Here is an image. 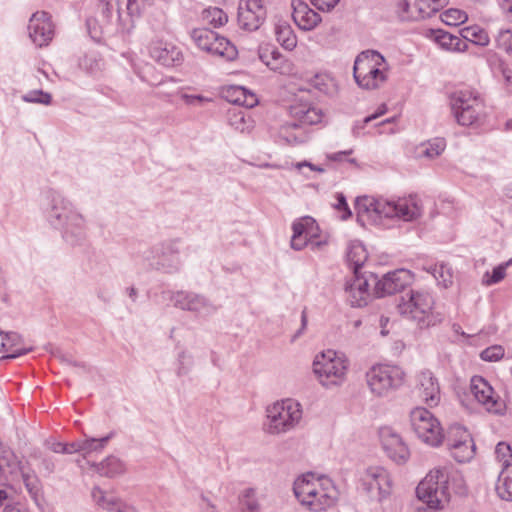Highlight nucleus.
<instances>
[{
  "instance_id": "c9c22d12",
  "label": "nucleus",
  "mask_w": 512,
  "mask_h": 512,
  "mask_svg": "<svg viewBox=\"0 0 512 512\" xmlns=\"http://www.w3.org/2000/svg\"><path fill=\"white\" fill-rule=\"evenodd\" d=\"M93 466L97 473L108 478L121 475L125 470L124 464L114 456H109L99 464H93Z\"/></svg>"
},
{
  "instance_id": "20e7f679",
  "label": "nucleus",
  "mask_w": 512,
  "mask_h": 512,
  "mask_svg": "<svg viewBox=\"0 0 512 512\" xmlns=\"http://www.w3.org/2000/svg\"><path fill=\"white\" fill-rule=\"evenodd\" d=\"M262 430L270 436H279L294 430L302 419V406L293 399H283L267 406Z\"/></svg>"
},
{
  "instance_id": "864d4df0",
  "label": "nucleus",
  "mask_w": 512,
  "mask_h": 512,
  "mask_svg": "<svg viewBox=\"0 0 512 512\" xmlns=\"http://www.w3.org/2000/svg\"><path fill=\"white\" fill-rule=\"evenodd\" d=\"M19 476L22 477L28 493L31 495L33 499L36 500L40 492V483L37 476L30 475L28 473H25L24 471L21 472Z\"/></svg>"
},
{
  "instance_id": "4be33fe9",
  "label": "nucleus",
  "mask_w": 512,
  "mask_h": 512,
  "mask_svg": "<svg viewBox=\"0 0 512 512\" xmlns=\"http://www.w3.org/2000/svg\"><path fill=\"white\" fill-rule=\"evenodd\" d=\"M369 283L366 278L361 275H354L351 282L347 281L345 291L347 300L352 307H364L370 299Z\"/></svg>"
},
{
  "instance_id": "e433bc0d",
  "label": "nucleus",
  "mask_w": 512,
  "mask_h": 512,
  "mask_svg": "<svg viewBox=\"0 0 512 512\" xmlns=\"http://www.w3.org/2000/svg\"><path fill=\"white\" fill-rule=\"evenodd\" d=\"M435 40L441 47L447 50L460 52L467 49L465 41L443 30H437L435 32Z\"/></svg>"
},
{
  "instance_id": "ddd939ff",
  "label": "nucleus",
  "mask_w": 512,
  "mask_h": 512,
  "mask_svg": "<svg viewBox=\"0 0 512 512\" xmlns=\"http://www.w3.org/2000/svg\"><path fill=\"white\" fill-rule=\"evenodd\" d=\"M411 281L412 275L410 271L398 269L385 274L381 279L377 280L374 293L378 298L392 295L405 289Z\"/></svg>"
},
{
  "instance_id": "9d476101",
  "label": "nucleus",
  "mask_w": 512,
  "mask_h": 512,
  "mask_svg": "<svg viewBox=\"0 0 512 512\" xmlns=\"http://www.w3.org/2000/svg\"><path fill=\"white\" fill-rule=\"evenodd\" d=\"M267 10L263 0H240L238 5V24L246 31H256L264 23Z\"/></svg>"
},
{
  "instance_id": "5701e85b",
  "label": "nucleus",
  "mask_w": 512,
  "mask_h": 512,
  "mask_svg": "<svg viewBox=\"0 0 512 512\" xmlns=\"http://www.w3.org/2000/svg\"><path fill=\"white\" fill-rule=\"evenodd\" d=\"M315 227V220L308 216L295 221L292 225L291 247L297 251L303 249L309 239L317 236Z\"/></svg>"
},
{
  "instance_id": "bf43d9fd",
  "label": "nucleus",
  "mask_w": 512,
  "mask_h": 512,
  "mask_svg": "<svg viewBox=\"0 0 512 512\" xmlns=\"http://www.w3.org/2000/svg\"><path fill=\"white\" fill-rule=\"evenodd\" d=\"M495 454H496V457L500 461H503L506 465V464H508L507 462H508L509 457H511V448L508 444H506L504 442H500L496 445Z\"/></svg>"
},
{
  "instance_id": "a19ab883",
  "label": "nucleus",
  "mask_w": 512,
  "mask_h": 512,
  "mask_svg": "<svg viewBox=\"0 0 512 512\" xmlns=\"http://www.w3.org/2000/svg\"><path fill=\"white\" fill-rule=\"evenodd\" d=\"M461 35L465 40L479 46H486L490 41L488 33L477 25L463 28Z\"/></svg>"
},
{
  "instance_id": "0e129e2a",
  "label": "nucleus",
  "mask_w": 512,
  "mask_h": 512,
  "mask_svg": "<svg viewBox=\"0 0 512 512\" xmlns=\"http://www.w3.org/2000/svg\"><path fill=\"white\" fill-rule=\"evenodd\" d=\"M416 495H417L418 500L421 501V505L415 507L414 512H436V511L442 510L444 508V507H431L430 504L428 503L429 499H424V498L420 497L421 495H419L417 492H416Z\"/></svg>"
},
{
  "instance_id": "4d7b16f0",
  "label": "nucleus",
  "mask_w": 512,
  "mask_h": 512,
  "mask_svg": "<svg viewBox=\"0 0 512 512\" xmlns=\"http://www.w3.org/2000/svg\"><path fill=\"white\" fill-rule=\"evenodd\" d=\"M387 112V106L386 104H381L378 109L376 110L375 113L367 116L364 118V120L361 122V123H356L354 128H353V132L354 134L358 133L357 131L360 130V129H363L365 127L366 124L372 122L373 120L379 118L380 116H382L383 114H385Z\"/></svg>"
},
{
  "instance_id": "473e14b6",
  "label": "nucleus",
  "mask_w": 512,
  "mask_h": 512,
  "mask_svg": "<svg viewBox=\"0 0 512 512\" xmlns=\"http://www.w3.org/2000/svg\"><path fill=\"white\" fill-rule=\"evenodd\" d=\"M210 54L226 61H232L237 56V49L227 38L217 33V40H215L214 46L210 47Z\"/></svg>"
},
{
  "instance_id": "338daca9",
  "label": "nucleus",
  "mask_w": 512,
  "mask_h": 512,
  "mask_svg": "<svg viewBox=\"0 0 512 512\" xmlns=\"http://www.w3.org/2000/svg\"><path fill=\"white\" fill-rule=\"evenodd\" d=\"M41 466L44 472L48 475L52 474L55 471V463L51 457H43L41 459Z\"/></svg>"
},
{
  "instance_id": "f3484780",
  "label": "nucleus",
  "mask_w": 512,
  "mask_h": 512,
  "mask_svg": "<svg viewBox=\"0 0 512 512\" xmlns=\"http://www.w3.org/2000/svg\"><path fill=\"white\" fill-rule=\"evenodd\" d=\"M451 431L460 436V439L457 441L448 440V447L452 457L459 463L471 460L474 456L475 445L468 432L461 426H455Z\"/></svg>"
},
{
  "instance_id": "f8f14e48",
  "label": "nucleus",
  "mask_w": 512,
  "mask_h": 512,
  "mask_svg": "<svg viewBox=\"0 0 512 512\" xmlns=\"http://www.w3.org/2000/svg\"><path fill=\"white\" fill-rule=\"evenodd\" d=\"M28 33L36 46L48 45L54 36V25L49 14L45 11L35 12L29 19Z\"/></svg>"
},
{
  "instance_id": "f704fd0d",
  "label": "nucleus",
  "mask_w": 512,
  "mask_h": 512,
  "mask_svg": "<svg viewBox=\"0 0 512 512\" xmlns=\"http://www.w3.org/2000/svg\"><path fill=\"white\" fill-rule=\"evenodd\" d=\"M260 59L273 71L281 74L289 71V62L277 49H272L270 52L260 54Z\"/></svg>"
},
{
  "instance_id": "423d86ee",
  "label": "nucleus",
  "mask_w": 512,
  "mask_h": 512,
  "mask_svg": "<svg viewBox=\"0 0 512 512\" xmlns=\"http://www.w3.org/2000/svg\"><path fill=\"white\" fill-rule=\"evenodd\" d=\"M433 305V298L428 292L410 290L400 297L396 308L402 316L416 321L421 327H427Z\"/></svg>"
},
{
  "instance_id": "052dcab7",
  "label": "nucleus",
  "mask_w": 512,
  "mask_h": 512,
  "mask_svg": "<svg viewBox=\"0 0 512 512\" xmlns=\"http://www.w3.org/2000/svg\"><path fill=\"white\" fill-rule=\"evenodd\" d=\"M254 491L252 489H249L246 491L243 501V505L246 508V512H259V504L256 499L251 497V494H253Z\"/></svg>"
},
{
  "instance_id": "6e6552de",
  "label": "nucleus",
  "mask_w": 512,
  "mask_h": 512,
  "mask_svg": "<svg viewBox=\"0 0 512 512\" xmlns=\"http://www.w3.org/2000/svg\"><path fill=\"white\" fill-rule=\"evenodd\" d=\"M464 394L469 391V396L482 404L485 409L496 415H504L507 409V392L504 386H460Z\"/></svg>"
},
{
  "instance_id": "cd10ccee",
  "label": "nucleus",
  "mask_w": 512,
  "mask_h": 512,
  "mask_svg": "<svg viewBox=\"0 0 512 512\" xmlns=\"http://www.w3.org/2000/svg\"><path fill=\"white\" fill-rule=\"evenodd\" d=\"M403 11L412 20H422L436 14L429 0H405Z\"/></svg>"
},
{
  "instance_id": "aec40b11",
  "label": "nucleus",
  "mask_w": 512,
  "mask_h": 512,
  "mask_svg": "<svg viewBox=\"0 0 512 512\" xmlns=\"http://www.w3.org/2000/svg\"><path fill=\"white\" fill-rule=\"evenodd\" d=\"M385 59L377 51L366 50L361 52L355 59L353 67L354 79L364 78L372 71H377V68L384 67Z\"/></svg>"
},
{
  "instance_id": "58836bf2",
  "label": "nucleus",
  "mask_w": 512,
  "mask_h": 512,
  "mask_svg": "<svg viewBox=\"0 0 512 512\" xmlns=\"http://www.w3.org/2000/svg\"><path fill=\"white\" fill-rule=\"evenodd\" d=\"M275 35L279 44L286 50H293L297 45V38L291 26L287 23H279L275 26Z\"/></svg>"
},
{
  "instance_id": "72a5a7b5",
  "label": "nucleus",
  "mask_w": 512,
  "mask_h": 512,
  "mask_svg": "<svg viewBox=\"0 0 512 512\" xmlns=\"http://www.w3.org/2000/svg\"><path fill=\"white\" fill-rule=\"evenodd\" d=\"M312 475L303 476L301 479H297L294 483L293 491L296 498L301 502V504L306 505V501L311 500V498L316 497L317 488L310 481L309 477Z\"/></svg>"
},
{
  "instance_id": "b1692460",
  "label": "nucleus",
  "mask_w": 512,
  "mask_h": 512,
  "mask_svg": "<svg viewBox=\"0 0 512 512\" xmlns=\"http://www.w3.org/2000/svg\"><path fill=\"white\" fill-rule=\"evenodd\" d=\"M32 350L31 347L23 346L21 335L16 332H4L0 330V353L6 352L7 355L1 359H13L24 355Z\"/></svg>"
},
{
  "instance_id": "ea45409f",
  "label": "nucleus",
  "mask_w": 512,
  "mask_h": 512,
  "mask_svg": "<svg viewBox=\"0 0 512 512\" xmlns=\"http://www.w3.org/2000/svg\"><path fill=\"white\" fill-rule=\"evenodd\" d=\"M387 79L383 67L377 68V71L370 72L364 78L355 79L356 83L363 89L372 90L379 88Z\"/></svg>"
},
{
  "instance_id": "a18cd8bd",
  "label": "nucleus",
  "mask_w": 512,
  "mask_h": 512,
  "mask_svg": "<svg viewBox=\"0 0 512 512\" xmlns=\"http://www.w3.org/2000/svg\"><path fill=\"white\" fill-rule=\"evenodd\" d=\"M468 19V15L465 11L460 9L451 8L441 14V20L449 26H457Z\"/></svg>"
},
{
  "instance_id": "0eeeda50",
  "label": "nucleus",
  "mask_w": 512,
  "mask_h": 512,
  "mask_svg": "<svg viewBox=\"0 0 512 512\" xmlns=\"http://www.w3.org/2000/svg\"><path fill=\"white\" fill-rule=\"evenodd\" d=\"M411 427L424 443L437 447L442 444L444 435L440 422L424 407H416L410 412Z\"/></svg>"
},
{
  "instance_id": "a878e982",
  "label": "nucleus",
  "mask_w": 512,
  "mask_h": 512,
  "mask_svg": "<svg viewBox=\"0 0 512 512\" xmlns=\"http://www.w3.org/2000/svg\"><path fill=\"white\" fill-rule=\"evenodd\" d=\"M93 501L107 512H136L135 509L126 504L122 499L106 493L98 486L92 489Z\"/></svg>"
},
{
  "instance_id": "f257e3e1",
  "label": "nucleus",
  "mask_w": 512,
  "mask_h": 512,
  "mask_svg": "<svg viewBox=\"0 0 512 512\" xmlns=\"http://www.w3.org/2000/svg\"><path fill=\"white\" fill-rule=\"evenodd\" d=\"M357 218L360 222L379 224L382 218L397 217L404 221H412L422 213L417 198H399L396 201L369 196L358 197L355 203Z\"/></svg>"
},
{
  "instance_id": "69168bd1",
  "label": "nucleus",
  "mask_w": 512,
  "mask_h": 512,
  "mask_svg": "<svg viewBox=\"0 0 512 512\" xmlns=\"http://www.w3.org/2000/svg\"><path fill=\"white\" fill-rule=\"evenodd\" d=\"M335 207H336V209L345 212V214H343V216H342V219H347L352 215V213L349 209V206L347 204L346 198L341 193L337 195V204Z\"/></svg>"
},
{
  "instance_id": "49530a36",
  "label": "nucleus",
  "mask_w": 512,
  "mask_h": 512,
  "mask_svg": "<svg viewBox=\"0 0 512 512\" xmlns=\"http://www.w3.org/2000/svg\"><path fill=\"white\" fill-rule=\"evenodd\" d=\"M427 271L431 273L438 284L442 285L444 288L452 284V275L444 265H431L427 268Z\"/></svg>"
},
{
  "instance_id": "774afa93",
  "label": "nucleus",
  "mask_w": 512,
  "mask_h": 512,
  "mask_svg": "<svg viewBox=\"0 0 512 512\" xmlns=\"http://www.w3.org/2000/svg\"><path fill=\"white\" fill-rule=\"evenodd\" d=\"M353 150H345V151H339L335 153L327 154V159L334 162H340L344 159L345 156L352 154Z\"/></svg>"
},
{
  "instance_id": "37998d69",
  "label": "nucleus",
  "mask_w": 512,
  "mask_h": 512,
  "mask_svg": "<svg viewBox=\"0 0 512 512\" xmlns=\"http://www.w3.org/2000/svg\"><path fill=\"white\" fill-rule=\"evenodd\" d=\"M123 1L124 0H117L119 18H121V5ZM148 4V0H125L127 15L131 19L139 18Z\"/></svg>"
},
{
  "instance_id": "4c0bfd02",
  "label": "nucleus",
  "mask_w": 512,
  "mask_h": 512,
  "mask_svg": "<svg viewBox=\"0 0 512 512\" xmlns=\"http://www.w3.org/2000/svg\"><path fill=\"white\" fill-rule=\"evenodd\" d=\"M191 38L201 50L210 53V47L217 40V32L208 28H195L191 31Z\"/></svg>"
},
{
  "instance_id": "7c9ffc66",
  "label": "nucleus",
  "mask_w": 512,
  "mask_h": 512,
  "mask_svg": "<svg viewBox=\"0 0 512 512\" xmlns=\"http://www.w3.org/2000/svg\"><path fill=\"white\" fill-rule=\"evenodd\" d=\"M498 496L506 501H512V464L504 465L496 483Z\"/></svg>"
},
{
  "instance_id": "2f4dec72",
  "label": "nucleus",
  "mask_w": 512,
  "mask_h": 512,
  "mask_svg": "<svg viewBox=\"0 0 512 512\" xmlns=\"http://www.w3.org/2000/svg\"><path fill=\"white\" fill-rule=\"evenodd\" d=\"M346 257L354 275H360V269L368 258L365 247L361 243H352L348 248Z\"/></svg>"
},
{
  "instance_id": "c85d7f7f",
  "label": "nucleus",
  "mask_w": 512,
  "mask_h": 512,
  "mask_svg": "<svg viewBox=\"0 0 512 512\" xmlns=\"http://www.w3.org/2000/svg\"><path fill=\"white\" fill-rule=\"evenodd\" d=\"M225 97L229 102L245 108H253L258 103L256 95L242 86L229 87Z\"/></svg>"
},
{
  "instance_id": "3c124183",
  "label": "nucleus",
  "mask_w": 512,
  "mask_h": 512,
  "mask_svg": "<svg viewBox=\"0 0 512 512\" xmlns=\"http://www.w3.org/2000/svg\"><path fill=\"white\" fill-rule=\"evenodd\" d=\"M22 100L27 103H38L49 105L52 101V96L48 92L42 90H32L22 96Z\"/></svg>"
},
{
  "instance_id": "13d9d810",
  "label": "nucleus",
  "mask_w": 512,
  "mask_h": 512,
  "mask_svg": "<svg viewBox=\"0 0 512 512\" xmlns=\"http://www.w3.org/2000/svg\"><path fill=\"white\" fill-rule=\"evenodd\" d=\"M230 124L235 127V129L243 132L249 126L246 124V116L243 111L234 112L231 114L229 118Z\"/></svg>"
},
{
  "instance_id": "412c9836",
  "label": "nucleus",
  "mask_w": 512,
  "mask_h": 512,
  "mask_svg": "<svg viewBox=\"0 0 512 512\" xmlns=\"http://www.w3.org/2000/svg\"><path fill=\"white\" fill-rule=\"evenodd\" d=\"M291 6L293 21L301 30H312L321 22L320 15L303 0H292Z\"/></svg>"
},
{
  "instance_id": "bb28decb",
  "label": "nucleus",
  "mask_w": 512,
  "mask_h": 512,
  "mask_svg": "<svg viewBox=\"0 0 512 512\" xmlns=\"http://www.w3.org/2000/svg\"><path fill=\"white\" fill-rule=\"evenodd\" d=\"M20 461L11 450H3L0 456V479L14 480L23 472Z\"/></svg>"
},
{
  "instance_id": "9b49d317",
  "label": "nucleus",
  "mask_w": 512,
  "mask_h": 512,
  "mask_svg": "<svg viewBox=\"0 0 512 512\" xmlns=\"http://www.w3.org/2000/svg\"><path fill=\"white\" fill-rule=\"evenodd\" d=\"M179 239L167 240L155 249V257L152 265L155 269L164 273H176L180 270L181 260L179 257Z\"/></svg>"
},
{
  "instance_id": "79ce46f5",
  "label": "nucleus",
  "mask_w": 512,
  "mask_h": 512,
  "mask_svg": "<svg viewBox=\"0 0 512 512\" xmlns=\"http://www.w3.org/2000/svg\"><path fill=\"white\" fill-rule=\"evenodd\" d=\"M446 148V140L442 137H436L420 145V154L433 159L438 157Z\"/></svg>"
},
{
  "instance_id": "2eb2a0df",
  "label": "nucleus",
  "mask_w": 512,
  "mask_h": 512,
  "mask_svg": "<svg viewBox=\"0 0 512 512\" xmlns=\"http://www.w3.org/2000/svg\"><path fill=\"white\" fill-rule=\"evenodd\" d=\"M382 447L386 455L397 464H404L409 458V449L402 438L389 428L380 431Z\"/></svg>"
},
{
  "instance_id": "8fccbe9b",
  "label": "nucleus",
  "mask_w": 512,
  "mask_h": 512,
  "mask_svg": "<svg viewBox=\"0 0 512 512\" xmlns=\"http://www.w3.org/2000/svg\"><path fill=\"white\" fill-rule=\"evenodd\" d=\"M114 433L111 432L109 435L102 438H89L81 441V452H92L101 450L108 441L113 437Z\"/></svg>"
},
{
  "instance_id": "e2e57ef3",
  "label": "nucleus",
  "mask_w": 512,
  "mask_h": 512,
  "mask_svg": "<svg viewBox=\"0 0 512 512\" xmlns=\"http://www.w3.org/2000/svg\"><path fill=\"white\" fill-rule=\"evenodd\" d=\"M311 3L321 11H330L332 10L339 0H310Z\"/></svg>"
},
{
  "instance_id": "7ed1b4c3",
  "label": "nucleus",
  "mask_w": 512,
  "mask_h": 512,
  "mask_svg": "<svg viewBox=\"0 0 512 512\" xmlns=\"http://www.w3.org/2000/svg\"><path fill=\"white\" fill-rule=\"evenodd\" d=\"M50 205L47 210V219L50 224L62 230L64 240L71 244H80L86 237L85 221L81 214L73 208L71 202L59 192L49 193Z\"/></svg>"
},
{
  "instance_id": "dca6fc26",
  "label": "nucleus",
  "mask_w": 512,
  "mask_h": 512,
  "mask_svg": "<svg viewBox=\"0 0 512 512\" xmlns=\"http://www.w3.org/2000/svg\"><path fill=\"white\" fill-rule=\"evenodd\" d=\"M363 485L369 493L378 491V497L381 500L390 494L391 479L386 469L383 467H369L363 478Z\"/></svg>"
},
{
  "instance_id": "de8ad7c7",
  "label": "nucleus",
  "mask_w": 512,
  "mask_h": 512,
  "mask_svg": "<svg viewBox=\"0 0 512 512\" xmlns=\"http://www.w3.org/2000/svg\"><path fill=\"white\" fill-rule=\"evenodd\" d=\"M512 264V259H509L505 263H502L498 266H496L492 274L489 275V273H486L483 277V283L487 286L499 283L501 280L504 279L506 275V269Z\"/></svg>"
},
{
  "instance_id": "f03ea898",
  "label": "nucleus",
  "mask_w": 512,
  "mask_h": 512,
  "mask_svg": "<svg viewBox=\"0 0 512 512\" xmlns=\"http://www.w3.org/2000/svg\"><path fill=\"white\" fill-rule=\"evenodd\" d=\"M451 490L461 496L467 493L463 477L446 466L431 470L417 486V493L429 499L431 507H445L450 501Z\"/></svg>"
},
{
  "instance_id": "6e6d98bb",
  "label": "nucleus",
  "mask_w": 512,
  "mask_h": 512,
  "mask_svg": "<svg viewBox=\"0 0 512 512\" xmlns=\"http://www.w3.org/2000/svg\"><path fill=\"white\" fill-rule=\"evenodd\" d=\"M177 365H178L177 366V374L178 375L187 374L193 365L192 355L188 354L186 351H181L178 354Z\"/></svg>"
},
{
  "instance_id": "393cba45",
  "label": "nucleus",
  "mask_w": 512,
  "mask_h": 512,
  "mask_svg": "<svg viewBox=\"0 0 512 512\" xmlns=\"http://www.w3.org/2000/svg\"><path fill=\"white\" fill-rule=\"evenodd\" d=\"M324 481L326 482L327 486L321 487L320 490H317L315 495L316 497L306 501V506L309 507L311 511L319 512L326 510L328 508L334 507L337 503L338 491L328 479H325ZM323 485L325 484L323 483Z\"/></svg>"
},
{
  "instance_id": "c756f323",
  "label": "nucleus",
  "mask_w": 512,
  "mask_h": 512,
  "mask_svg": "<svg viewBox=\"0 0 512 512\" xmlns=\"http://www.w3.org/2000/svg\"><path fill=\"white\" fill-rule=\"evenodd\" d=\"M292 114L296 117L297 123H292V127L299 125H315L322 121L323 113L319 108L306 107L304 105L292 107Z\"/></svg>"
},
{
  "instance_id": "5fc2aeb1",
  "label": "nucleus",
  "mask_w": 512,
  "mask_h": 512,
  "mask_svg": "<svg viewBox=\"0 0 512 512\" xmlns=\"http://www.w3.org/2000/svg\"><path fill=\"white\" fill-rule=\"evenodd\" d=\"M504 348L501 345H492L480 353V358L486 362H496L504 357Z\"/></svg>"
},
{
  "instance_id": "6ab92c4d",
  "label": "nucleus",
  "mask_w": 512,
  "mask_h": 512,
  "mask_svg": "<svg viewBox=\"0 0 512 512\" xmlns=\"http://www.w3.org/2000/svg\"><path fill=\"white\" fill-rule=\"evenodd\" d=\"M404 372L398 366L374 365L367 373V384H400L404 380Z\"/></svg>"
},
{
  "instance_id": "39448f33",
  "label": "nucleus",
  "mask_w": 512,
  "mask_h": 512,
  "mask_svg": "<svg viewBox=\"0 0 512 512\" xmlns=\"http://www.w3.org/2000/svg\"><path fill=\"white\" fill-rule=\"evenodd\" d=\"M452 113L462 126L478 123L484 115V102L477 92L472 90H459L450 98Z\"/></svg>"
},
{
  "instance_id": "680f3d73",
  "label": "nucleus",
  "mask_w": 512,
  "mask_h": 512,
  "mask_svg": "<svg viewBox=\"0 0 512 512\" xmlns=\"http://www.w3.org/2000/svg\"><path fill=\"white\" fill-rule=\"evenodd\" d=\"M181 98L184 100V102L187 105H197V106H201L204 102L209 100L202 95H190V94H186V93L181 94Z\"/></svg>"
},
{
  "instance_id": "c03bdc74",
  "label": "nucleus",
  "mask_w": 512,
  "mask_h": 512,
  "mask_svg": "<svg viewBox=\"0 0 512 512\" xmlns=\"http://www.w3.org/2000/svg\"><path fill=\"white\" fill-rule=\"evenodd\" d=\"M203 19L213 25V27L217 28L223 26L227 22L228 17L222 9L218 7H210L203 11Z\"/></svg>"
},
{
  "instance_id": "1a4fd4ad",
  "label": "nucleus",
  "mask_w": 512,
  "mask_h": 512,
  "mask_svg": "<svg viewBox=\"0 0 512 512\" xmlns=\"http://www.w3.org/2000/svg\"><path fill=\"white\" fill-rule=\"evenodd\" d=\"M347 369L346 356L332 349L318 353L313 361V371L319 377L342 379Z\"/></svg>"
},
{
  "instance_id": "603ef678",
  "label": "nucleus",
  "mask_w": 512,
  "mask_h": 512,
  "mask_svg": "<svg viewBox=\"0 0 512 512\" xmlns=\"http://www.w3.org/2000/svg\"><path fill=\"white\" fill-rule=\"evenodd\" d=\"M495 41L497 48L508 54L512 53V31L510 29H501L498 32Z\"/></svg>"
},
{
  "instance_id": "09e8293b",
  "label": "nucleus",
  "mask_w": 512,
  "mask_h": 512,
  "mask_svg": "<svg viewBox=\"0 0 512 512\" xmlns=\"http://www.w3.org/2000/svg\"><path fill=\"white\" fill-rule=\"evenodd\" d=\"M419 396L428 407L433 408L440 402V388L439 386H425Z\"/></svg>"
},
{
  "instance_id": "4468645a",
  "label": "nucleus",
  "mask_w": 512,
  "mask_h": 512,
  "mask_svg": "<svg viewBox=\"0 0 512 512\" xmlns=\"http://www.w3.org/2000/svg\"><path fill=\"white\" fill-rule=\"evenodd\" d=\"M172 300L176 307L197 314L210 315L216 311V307L207 298L193 292L178 291Z\"/></svg>"
},
{
  "instance_id": "a211bd4d",
  "label": "nucleus",
  "mask_w": 512,
  "mask_h": 512,
  "mask_svg": "<svg viewBox=\"0 0 512 512\" xmlns=\"http://www.w3.org/2000/svg\"><path fill=\"white\" fill-rule=\"evenodd\" d=\"M149 53L151 58L166 67L179 65L183 60L182 52L177 46L162 41L152 43Z\"/></svg>"
}]
</instances>
